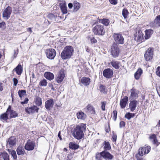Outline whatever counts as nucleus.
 <instances>
[{
  "mask_svg": "<svg viewBox=\"0 0 160 160\" xmlns=\"http://www.w3.org/2000/svg\"><path fill=\"white\" fill-rule=\"evenodd\" d=\"M130 99H136L138 97L139 91L136 89L134 88H132L130 90Z\"/></svg>",
  "mask_w": 160,
  "mask_h": 160,
  "instance_id": "nucleus-11",
  "label": "nucleus"
},
{
  "mask_svg": "<svg viewBox=\"0 0 160 160\" xmlns=\"http://www.w3.org/2000/svg\"><path fill=\"white\" fill-rule=\"evenodd\" d=\"M45 52L47 58L51 60L53 59L56 55V51L53 48L47 49Z\"/></svg>",
  "mask_w": 160,
  "mask_h": 160,
  "instance_id": "nucleus-7",
  "label": "nucleus"
},
{
  "mask_svg": "<svg viewBox=\"0 0 160 160\" xmlns=\"http://www.w3.org/2000/svg\"><path fill=\"white\" fill-rule=\"evenodd\" d=\"M47 84V80L44 79L42 80L39 82V84L42 86H46Z\"/></svg>",
  "mask_w": 160,
  "mask_h": 160,
  "instance_id": "nucleus-45",
  "label": "nucleus"
},
{
  "mask_svg": "<svg viewBox=\"0 0 160 160\" xmlns=\"http://www.w3.org/2000/svg\"><path fill=\"white\" fill-rule=\"evenodd\" d=\"M118 0H109L110 3L113 5H116L117 3Z\"/></svg>",
  "mask_w": 160,
  "mask_h": 160,
  "instance_id": "nucleus-54",
  "label": "nucleus"
},
{
  "mask_svg": "<svg viewBox=\"0 0 160 160\" xmlns=\"http://www.w3.org/2000/svg\"><path fill=\"white\" fill-rule=\"evenodd\" d=\"M113 118L114 121H115L117 119V112L116 110H114L113 112Z\"/></svg>",
  "mask_w": 160,
  "mask_h": 160,
  "instance_id": "nucleus-51",
  "label": "nucleus"
},
{
  "mask_svg": "<svg viewBox=\"0 0 160 160\" xmlns=\"http://www.w3.org/2000/svg\"><path fill=\"white\" fill-rule=\"evenodd\" d=\"M77 116L78 119L81 120H84L87 117L86 114L82 111L78 112Z\"/></svg>",
  "mask_w": 160,
  "mask_h": 160,
  "instance_id": "nucleus-28",
  "label": "nucleus"
},
{
  "mask_svg": "<svg viewBox=\"0 0 160 160\" xmlns=\"http://www.w3.org/2000/svg\"><path fill=\"white\" fill-rule=\"evenodd\" d=\"M157 92L159 94V96H160V87H159L158 89L157 88Z\"/></svg>",
  "mask_w": 160,
  "mask_h": 160,
  "instance_id": "nucleus-63",
  "label": "nucleus"
},
{
  "mask_svg": "<svg viewBox=\"0 0 160 160\" xmlns=\"http://www.w3.org/2000/svg\"><path fill=\"white\" fill-rule=\"evenodd\" d=\"M73 52L74 50L72 46H66L61 53V57L63 59H69L72 55Z\"/></svg>",
  "mask_w": 160,
  "mask_h": 160,
  "instance_id": "nucleus-2",
  "label": "nucleus"
},
{
  "mask_svg": "<svg viewBox=\"0 0 160 160\" xmlns=\"http://www.w3.org/2000/svg\"><path fill=\"white\" fill-rule=\"evenodd\" d=\"M18 93L19 97L21 98H22V97L26 94V91L24 90H19L18 91Z\"/></svg>",
  "mask_w": 160,
  "mask_h": 160,
  "instance_id": "nucleus-41",
  "label": "nucleus"
},
{
  "mask_svg": "<svg viewBox=\"0 0 160 160\" xmlns=\"http://www.w3.org/2000/svg\"><path fill=\"white\" fill-rule=\"evenodd\" d=\"M101 156L105 160H112L113 158L112 155L106 151L101 152Z\"/></svg>",
  "mask_w": 160,
  "mask_h": 160,
  "instance_id": "nucleus-12",
  "label": "nucleus"
},
{
  "mask_svg": "<svg viewBox=\"0 0 160 160\" xmlns=\"http://www.w3.org/2000/svg\"><path fill=\"white\" fill-rule=\"evenodd\" d=\"M100 90L101 92L105 93L106 92L105 87L102 85H100L99 87Z\"/></svg>",
  "mask_w": 160,
  "mask_h": 160,
  "instance_id": "nucleus-48",
  "label": "nucleus"
},
{
  "mask_svg": "<svg viewBox=\"0 0 160 160\" xmlns=\"http://www.w3.org/2000/svg\"><path fill=\"white\" fill-rule=\"evenodd\" d=\"M60 6L62 13L64 14H66L68 12L67 7L65 1H62L59 4Z\"/></svg>",
  "mask_w": 160,
  "mask_h": 160,
  "instance_id": "nucleus-22",
  "label": "nucleus"
},
{
  "mask_svg": "<svg viewBox=\"0 0 160 160\" xmlns=\"http://www.w3.org/2000/svg\"><path fill=\"white\" fill-rule=\"evenodd\" d=\"M100 22L106 26H108L109 23V21L107 19H103L101 20Z\"/></svg>",
  "mask_w": 160,
  "mask_h": 160,
  "instance_id": "nucleus-42",
  "label": "nucleus"
},
{
  "mask_svg": "<svg viewBox=\"0 0 160 160\" xmlns=\"http://www.w3.org/2000/svg\"><path fill=\"white\" fill-rule=\"evenodd\" d=\"M95 34L98 35H103L105 33V30L103 25L101 24L96 25L92 29Z\"/></svg>",
  "mask_w": 160,
  "mask_h": 160,
  "instance_id": "nucleus-3",
  "label": "nucleus"
},
{
  "mask_svg": "<svg viewBox=\"0 0 160 160\" xmlns=\"http://www.w3.org/2000/svg\"><path fill=\"white\" fill-rule=\"evenodd\" d=\"M104 151L109 150L111 149V147L110 143L106 141L104 142V146L103 147Z\"/></svg>",
  "mask_w": 160,
  "mask_h": 160,
  "instance_id": "nucleus-36",
  "label": "nucleus"
},
{
  "mask_svg": "<svg viewBox=\"0 0 160 160\" xmlns=\"http://www.w3.org/2000/svg\"><path fill=\"white\" fill-rule=\"evenodd\" d=\"M13 85L14 86H16L17 85V83H18V80L16 78H14L13 79Z\"/></svg>",
  "mask_w": 160,
  "mask_h": 160,
  "instance_id": "nucleus-55",
  "label": "nucleus"
},
{
  "mask_svg": "<svg viewBox=\"0 0 160 160\" xmlns=\"http://www.w3.org/2000/svg\"><path fill=\"white\" fill-rule=\"evenodd\" d=\"M143 34L142 32L140 31H139L135 37L134 39L136 40L138 42H142V41L143 40Z\"/></svg>",
  "mask_w": 160,
  "mask_h": 160,
  "instance_id": "nucleus-21",
  "label": "nucleus"
},
{
  "mask_svg": "<svg viewBox=\"0 0 160 160\" xmlns=\"http://www.w3.org/2000/svg\"><path fill=\"white\" fill-rule=\"evenodd\" d=\"M80 4L77 1H74L73 3L74 11L76 12L78 11L80 7Z\"/></svg>",
  "mask_w": 160,
  "mask_h": 160,
  "instance_id": "nucleus-33",
  "label": "nucleus"
},
{
  "mask_svg": "<svg viewBox=\"0 0 160 160\" xmlns=\"http://www.w3.org/2000/svg\"><path fill=\"white\" fill-rule=\"evenodd\" d=\"M5 23L4 22H0V28H3L5 27Z\"/></svg>",
  "mask_w": 160,
  "mask_h": 160,
  "instance_id": "nucleus-58",
  "label": "nucleus"
},
{
  "mask_svg": "<svg viewBox=\"0 0 160 160\" xmlns=\"http://www.w3.org/2000/svg\"><path fill=\"white\" fill-rule=\"evenodd\" d=\"M138 103V101L135 100L130 101L129 103V106L131 112H132L135 110Z\"/></svg>",
  "mask_w": 160,
  "mask_h": 160,
  "instance_id": "nucleus-19",
  "label": "nucleus"
},
{
  "mask_svg": "<svg viewBox=\"0 0 160 160\" xmlns=\"http://www.w3.org/2000/svg\"><path fill=\"white\" fill-rule=\"evenodd\" d=\"M113 74V70L110 68H107L105 69L103 72V76L107 78H110Z\"/></svg>",
  "mask_w": 160,
  "mask_h": 160,
  "instance_id": "nucleus-15",
  "label": "nucleus"
},
{
  "mask_svg": "<svg viewBox=\"0 0 160 160\" xmlns=\"http://www.w3.org/2000/svg\"><path fill=\"white\" fill-rule=\"evenodd\" d=\"M135 115V113L130 112H127L125 115V117L128 120H130L131 118H133Z\"/></svg>",
  "mask_w": 160,
  "mask_h": 160,
  "instance_id": "nucleus-40",
  "label": "nucleus"
},
{
  "mask_svg": "<svg viewBox=\"0 0 160 160\" xmlns=\"http://www.w3.org/2000/svg\"><path fill=\"white\" fill-rule=\"evenodd\" d=\"M12 11V8L9 6L4 10L2 13V17L4 19L7 20L9 18Z\"/></svg>",
  "mask_w": 160,
  "mask_h": 160,
  "instance_id": "nucleus-10",
  "label": "nucleus"
},
{
  "mask_svg": "<svg viewBox=\"0 0 160 160\" xmlns=\"http://www.w3.org/2000/svg\"><path fill=\"white\" fill-rule=\"evenodd\" d=\"M0 157L2 158L3 160H9V157L8 153L3 152L0 155Z\"/></svg>",
  "mask_w": 160,
  "mask_h": 160,
  "instance_id": "nucleus-37",
  "label": "nucleus"
},
{
  "mask_svg": "<svg viewBox=\"0 0 160 160\" xmlns=\"http://www.w3.org/2000/svg\"><path fill=\"white\" fill-rule=\"evenodd\" d=\"M39 109V108L35 105H34L30 108H25V111L28 113H34L35 112H38Z\"/></svg>",
  "mask_w": 160,
  "mask_h": 160,
  "instance_id": "nucleus-17",
  "label": "nucleus"
},
{
  "mask_svg": "<svg viewBox=\"0 0 160 160\" xmlns=\"http://www.w3.org/2000/svg\"><path fill=\"white\" fill-rule=\"evenodd\" d=\"M156 21V22L158 25L159 26H160V15L156 17V18L155 19Z\"/></svg>",
  "mask_w": 160,
  "mask_h": 160,
  "instance_id": "nucleus-47",
  "label": "nucleus"
},
{
  "mask_svg": "<svg viewBox=\"0 0 160 160\" xmlns=\"http://www.w3.org/2000/svg\"><path fill=\"white\" fill-rule=\"evenodd\" d=\"M154 54V48L152 47L149 48L145 52L144 57L147 61H149L152 60Z\"/></svg>",
  "mask_w": 160,
  "mask_h": 160,
  "instance_id": "nucleus-5",
  "label": "nucleus"
},
{
  "mask_svg": "<svg viewBox=\"0 0 160 160\" xmlns=\"http://www.w3.org/2000/svg\"><path fill=\"white\" fill-rule=\"evenodd\" d=\"M16 143V139L15 137H12L8 138L7 141V147L12 148Z\"/></svg>",
  "mask_w": 160,
  "mask_h": 160,
  "instance_id": "nucleus-13",
  "label": "nucleus"
},
{
  "mask_svg": "<svg viewBox=\"0 0 160 160\" xmlns=\"http://www.w3.org/2000/svg\"><path fill=\"white\" fill-rule=\"evenodd\" d=\"M149 138L152 141L153 143L157 144L158 140L156 139V136L155 134H153L151 135L149 137Z\"/></svg>",
  "mask_w": 160,
  "mask_h": 160,
  "instance_id": "nucleus-38",
  "label": "nucleus"
},
{
  "mask_svg": "<svg viewBox=\"0 0 160 160\" xmlns=\"http://www.w3.org/2000/svg\"><path fill=\"white\" fill-rule=\"evenodd\" d=\"M128 100V97L125 96L124 98L121 100L120 105L121 108H124L126 107Z\"/></svg>",
  "mask_w": 160,
  "mask_h": 160,
  "instance_id": "nucleus-23",
  "label": "nucleus"
},
{
  "mask_svg": "<svg viewBox=\"0 0 160 160\" xmlns=\"http://www.w3.org/2000/svg\"><path fill=\"white\" fill-rule=\"evenodd\" d=\"M7 112L10 115V118H15L18 116V114L16 112L12 110L11 107L9 105L7 109Z\"/></svg>",
  "mask_w": 160,
  "mask_h": 160,
  "instance_id": "nucleus-18",
  "label": "nucleus"
},
{
  "mask_svg": "<svg viewBox=\"0 0 160 160\" xmlns=\"http://www.w3.org/2000/svg\"><path fill=\"white\" fill-rule=\"evenodd\" d=\"M68 6L69 8L71 9L72 8L73 5L72 3H69L68 4Z\"/></svg>",
  "mask_w": 160,
  "mask_h": 160,
  "instance_id": "nucleus-59",
  "label": "nucleus"
},
{
  "mask_svg": "<svg viewBox=\"0 0 160 160\" xmlns=\"http://www.w3.org/2000/svg\"><path fill=\"white\" fill-rule=\"evenodd\" d=\"M8 152L11 154L12 156L13 157V159L15 160H17V156L16 151L13 150L8 149Z\"/></svg>",
  "mask_w": 160,
  "mask_h": 160,
  "instance_id": "nucleus-39",
  "label": "nucleus"
},
{
  "mask_svg": "<svg viewBox=\"0 0 160 160\" xmlns=\"http://www.w3.org/2000/svg\"><path fill=\"white\" fill-rule=\"evenodd\" d=\"M90 79L88 78L82 77L81 78L80 82L81 83L85 86L88 85L90 83Z\"/></svg>",
  "mask_w": 160,
  "mask_h": 160,
  "instance_id": "nucleus-24",
  "label": "nucleus"
},
{
  "mask_svg": "<svg viewBox=\"0 0 160 160\" xmlns=\"http://www.w3.org/2000/svg\"><path fill=\"white\" fill-rule=\"evenodd\" d=\"M110 64L115 69H118L120 67V62L118 61L112 60V61L110 62Z\"/></svg>",
  "mask_w": 160,
  "mask_h": 160,
  "instance_id": "nucleus-25",
  "label": "nucleus"
},
{
  "mask_svg": "<svg viewBox=\"0 0 160 160\" xmlns=\"http://www.w3.org/2000/svg\"><path fill=\"white\" fill-rule=\"evenodd\" d=\"M114 39L117 45L122 44L124 42V38L121 34L114 33L113 34Z\"/></svg>",
  "mask_w": 160,
  "mask_h": 160,
  "instance_id": "nucleus-6",
  "label": "nucleus"
},
{
  "mask_svg": "<svg viewBox=\"0 0 160 160\" xmlns=\"http://www.w3.org/2000/svg\"><path fill=\"white\" fill-rule=\"evenodd\" d=\"M101 157H102L101 156V152L100 153L97 154L96 156V158L98 160H100Z\"/></svg>",
  "mask_w": 160,
  "mask_h": 160,
  "instance_id": "nucleus-52",
  "label": "nucleus"
},
{
  "mask_svg": "<svg viewBox=\"0 0 160 160\" xmlns=\"http://www.w3.org/2000/svg\"><path fill=\"white\" fill-rule=\"evenodd\" d=\"M151 150V147L149 146L147 147H143L140 148L138 151V153L136 155H138L140 156H142L145 154L148 153Z\"/></svg>",
  "mask_w": 160,
  "mask_h": 160,
  "instance_id": "nucleus-8",
  "label": "nucleus"
},
{
  "mask_svg": "<svg viewBox=\"0 0 160 160\" xmlns=\"http://www.w3.org/2000/svg\"><path fill=\"white\" fill-rule=\"evenodd\" d=\"M120 52L119 47L115 43H114L111 47V54L114 58L118 57Z\"/></svg>",
  "mask_w": 160,
  "mask_h": 160,
  "instance_id": "nucleus-4",
  "label": "nucleus"
},
{
  "mask_svg": "<svg viewBox=\"0 0 160 160\" xmlns=\"http://www.w3.org/2000/svg\"><path fill=\"white\" fill-rule=\"evenodd\" d=\"M29 100L28 99V98H25V100L21 102V103L22 104H27Z\"/></svg>",
  "mask_w": 160,
  "mask_h": 160,
  "instance_id": "nucleus-57",
  "label": "nucleus"
},
{
  "mask_svg": "<svg viewBox=\"0 0 160 160\" xmlns=\"http://www.w3.org/2000/svg\"><path fill=\"white\" fill-rule=\"evenodd\" d=\"M84 109L85 111L88 114H94L95 113V108L91 104L88 105Z\"/></svg>",
  "mask_w": 160,
  "mask_h": 160,
  "instance_id": "nucleus-14",
  "label": "nucleus"
},
{
  "mask_svg": "<svg viewBox=\"0 0 160 160\" xmlns=\"http://www.w3.org/2000/svg\"><path fill=\"white\" fill-rule=\"evenodd\" d=\"M125 123L123 121H121L120 122V128H122V127H123L125 125Z\"/></svg>",
  "mask_w": 160,
  "mask_h": 160,
  "instance_id": "nucleus-56",
  "label": "nucleus"
},
{
  "mask_svg": "<svg viewBox=\"0 0 160 160\" xmlns=\"http://www.w3.org/2000/svg\"><path fill=\"white\" fill-rule=\"evenodd\" d=\"M34 101L36 104L38 106H41L42 104V99L39 97L36 96L35 98Z\"/></svg>",
  "mask_w": 160,
  "mask_h": 160,
  "instance_id": "nucleus-35",
  "label": "nucleus"
},
{
  "mask_svg": "<svg viewBox=\"0 0 160 160\" xmlns=\"http://www.w3.org/2000/svg\"><path fill=\"white\" fill-rule=\"evenodd\" d=\"M69 147L72 149H76L79 148V145L73 142H70L69 144Z\"/></svg>",
  "mask_w": 160,
  "mask_h": 160,
  "instance_id": "nucleus-34",
  "label": "nucleus"
},
{
  "mask_svg": "<svg viewBox=\"0 0 160 160\" xmlns=\"http://www.w3.org/2000/svg\"><path fill=\"white\" fill-rule=\"evenodd\" d=\"M34 148V143L30 140H28L25 144V148L28 151L33 150Z\"/></svg>",
  "mask_w": 160,
  "mask_h": 160,
  "instance_id": "nucleus-20",
  "label": "nucleus"
},
{
  "mask_svg": "<svg viewBox=\"0 0 160 160\" xmlns=\"http://www.w3.org/2000/svg\"><path fill=\"white\" fill-rule=\"evenodd\" d=\"M54 102L53 99L47 100L45 102V106L47 109L50 110L53 107Z\"/></svg>",
  "mask_w": 160,
  "mask_h": 160,
  "instance_id": "nucleus-16",
  "label": "nucleus"
},
{
  "mask_svg": "<svg viewBox=\"0 0 160 160\" xmlns=\"http://www.w3.org/2000/svg\"><path fill=\"white\" fill-rule=\"evenodd\" d=\"M85 49H86V51L87 52H89L90 51V50L89 49V48L88 46H86L85 48Z\"/></svg>",
  "mask_w": 160,
  "mask_h": 160,
  "instance_id": "nucleus-61",
  "label": "nucleus"
},
{
  "mask_svg": "<svg viewBox=\"0 0 160 160\" xmlns=\"http://www.w3.org/2000/svg\"><path fill=\"white\" fill-rule=\"evenodd\" d=\"M153 32V31L151 29L146 30L145 31V39H147L149 38L152 34Z\"/></svg>",
  "mask_w": 160,
  "mask_h": 160,
  "instance_id": "nucleus-31",
  "label": "nucleus"
},
{
  "mask_svg": "<svg viewBox=\"0 0 160 160\" xmlns=\"http://www.w3.org/2000/svg\"><path fill=\"white\" fill-rule=\"evenodd\" d=\"M128 10L125 9H124L122 11V15L125 19L128 16Z\"/></svg>",
  "mask_w": 160,
  "mask_h": 160,
  "instance_id": "nucleus-44",
  "label": "nucleus"
},
{
  "mask_svg": "<svg viewBox=\"0 0 160 160\" xmlns=\"http://www.w3.org/2000/svg\"><path fill=\"white\" fill-rule=\"evenodd\" d=\"M156 74L158 76L160 77V67H158L157 68Z\"/></svg>",
  "mask_w": 160,
  "mask_h": 160,
  "instance_id": "nucleus-53",
  "label": "nucleus"
},
{
  "mask_svg": "<svg viewBox=\"0 0 160 160\" xmlns=\"http://www.w3.org/2000/svg\"><path fill=\"white\" fill-rule=\"evenodd\" d=\"M113 134L112 136V140L113 142H116L117 140V136L114 133V132H112Z\"/></svg>",
  "mask_w": 160,
  "mask_h": 160,
  "instance_id": "nucleus-49",
  "label": "nucleus"
},
{
  "mask_svg": "<svg viewBox=\"0 0 160 160\" xmlns=\"http://www.w3.org/2000/svg\"><path fill=\"white\" fill-rule=\"evenodd\" d=\"M17 152L18 155H23L25 153V151L23 147L22 146H19L17 148Z\"/></svg>",
  "mask_w": 160,
  "mask_h": 160,
  "instance_id": "nucleus-29",
  "label": "nucleus"
},
{
  "mask_svg": "<svg viewBox=\"0 0 160 160\" xmlns=\"http://www.w3.org/2000/svg\"><path fill=\"white\" fill-rule=\"evenodd\" d=\"M135 156L136 157L138 160H145L143 158L140 159V158L138 157V155H136Z\"/></svg>",
  "mask_w": 160,
  "mask_h": 160,
  "instance_id": "nucleus-62",
  "label": "nucleus"
},
{
  "mask_svg": "<svg viewBox=\"0 0 160 160\" xmlns=\"http://www.w3.org/2000/svg\"><path fill=\"white\" fill-rule=\"evenodd\" d=\"M13 71H15L18 75H20L22 72V67L21 65L19 64Z\"/></svg>",
  "mask_w": 160,
  "mask_h": 160,
  "instance_id": "nucleus-26",
  "label": "nucleus"
},
{
  "mask_svg": "<svg viewBox=\"0 0 160 160\" xmlns=\"http://www.w3.org/2000/svg\"><path fill=\"white\" fill-rule=\"evenodd\" d=\"M8 112H7V110L6 112L2 114L0 116V119L4 122L6 121L8 118Z\"/></svg>",
  "mask_w": 160,
  "mask_h": 160,
  "instance_id": "nucleus-32",
  "label": "nucleus"
},
{
  "mask_svg": "<svg viewBox=\"0 0 160 160\" xmlns=\"http://www.w3.org/2000/svg\"><path fill=\"white\" fill-rule=\"evenodd\" d=\"M88 39L90 40L92 43H95L97 42V40L94 38L88 36Z\"/></svg>",
  "mask_w": 160,
  "mask_h": 160,
  "instance_id": "nucleus-46",
  "label": "nucleus"
},
{
  "mask_svg": "<svg viewBox=\"0 0 160 160\" xmlns=\"http://www.w3.org/2000/svg\"><path fill=\"white\" fill-rule=\"evenodd\" d=\"M48 17L50 20L53 21H55L56 18H57V16H55L52 14L49 13L48 15Z\"/></svg>",
  "mask_w": 160,
  "mask_h": 160,
  "instance_id": "nucleus-43",
  "label": "nucleus"
},
{
  "mask_svg": "<svg viewBox=\"0 0 160 160\" xmlns=\"http://www.w3.org/2000/svg\"><path fill=\"white\" fill-rule=\"evenodd\" d=\"M86 124L81 123L77 125L72 130V132L73 137L79 140L81 139L84 136L83 132L86 129Z\"/></svg>",
  "mask_w": 160,
  "mask_h": 160,
  "instance_id": "nucleus-1",
  "label": "nucleus"
},
{
  "mask_svg": "<svg viewBox=\"0 0 160 160\" xmlns=\"http://www.w3.org/2000/svg\"><path fill=\"white\" fill-rule=\"evenodd\" d=\"M44 77L47 79L51 81L54 78L53 74L50 72H46L44 74Z\"/></svg>",
  "mask_w": 160,
  "mask_h": 160,
  "instance_id": "nucleus-27",
  "label": "nucleus"
},
{
  "mask_svg": "<svg viewBox=\"0 0 160 160\" xmlns=\"http://www.w3.org/2000/svg\"><path fill=\"white\" fill-rule=\"evenodd\" d=\"M106 105V102H101V107L102 110L105 111V106Z\"/></svg>",
  "mask_w": 160,
  "mask_h": 160,
  "instance_id": "nucleus-50",
  "label": "nucleus"
},
{
  "mask_svg": "<svg viewBox=\"0 0 160 160\" xmlns=\"http://www.w3.org/2000/svg\"><path fill=\"white\" fill-rule=\"evenodd\" d=\"M66 71L63 69H61L57 75L55 79L58 83H60L63 80L65 77Z\"/></svg>",
  "mask_w": 160,
  "mask_h": 160,
  "instance_id": "nucleus-9",
  "label": "nucleus"
},
{
  "mask_svg": "<svg viewBox=\"0 0 160 160\" xmlns=\"http://www.w3.org/2000/svg\"><path fill=\"white\" fill-rule=\"evenodd\" d=\"M2 83L0 82V91H2L3 90V86Z\"/></svg>",
  "mask_w": 160,
  "mask_h": 160,
  "instance_id": "nucleus-60",
  "label": "nucleus"
},
{
  "mask_svg": "<svg viewBox=\"0 0 160 160\" xmlns=\"http://www.w3.org/2000/svg\"><path fill=\"white\" fill-rule=\"evenodd\" d=\"M18 53V52H16L15 51L14 53V58L16 57V56H17Z\"/></svg>",
  "mask_w": 160,
  "mask_h": 160,
  "instance_id": "nucleus-64",
  "label": "nucleus"
},
{
  "mask_svg": "<svg viewBox=\"0 0 160 160\" xmlns=\"http://www.w3.org/2000/svg\"><path fill=\"white\" fill-rule=\"evenodd\" d=\"M142 73V70L141 68L138 69L136 72L134 74V77L135 78L137 79H138Z\"/></svg>",
  "mask_w": 160,
  "mask_h": 160,
  "instance_id": "nucleus-30",
  "label": "nucleus"
}]
</instances>
